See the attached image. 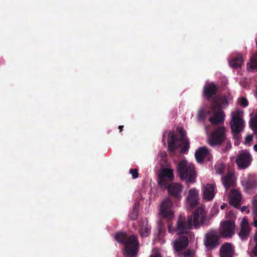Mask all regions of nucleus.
<instances>
[{"instance_id": "1", "label": "nucleus", "mask_w": 257, "mask_h": 257, "mask_svg": "<svg viewBox=\"0 0 257 257\" xmlns=\"http://www.w3.org/2000/svg\"><path fill=\"white\" fill-rule=\"evenodd\" d=\"M205 216L203 208L198 207L188 218L181 215H179L176 226L169 224L168 227V231L171 233L176 232L177 234H186L192 229L193 226L196 227L202 224L204 221Z\"/></svg>"}, {"instance_id": "2", "label": "nucleus", "mask_w": 257, "mask_h": 257, "mask_svg": "<svg viewBox=\"0 0 257 257\" xmlns=\"http://www.w3.org/2000/svg\"><path fill=\"white\" fill-rule=\"evenodd\" d=\"M115 240L124 244L123 254L125 257H135L139 250V241L135 235L128 236L125 233L119 232L115 235Z\"/></svg>"}, {"instance_id": "3", "label": "nucleus", "mask_w": 257, "mask_h": 257, "mask_svg": "<svg viewBox=\"0 0 257 257\" xmlns=\"http://www.w3.org/2000/svg\"><path fill=\"white\" fill-rule=\"evenodd\" d=\"M179 135L168 134V151L174 152L176 151L177 145L180 148L181 153H186L189 148V141L186 138L185 132L182 127L178 129Z\"/></svg>"}, {"instance_id": "4", "label": "nucleus", "mask_w": 257, "mask_h": 257, "mask_svg": "<svg viewBox=\"0 0 257 257\" xmlns=\"http://www.w3.org/2000/svg\"><path fill=\"white\" fill-rule=\"evenodd\" d=\"M177 169L181 179L185 180L187 185L195 182L196 174L193 165L186 160H182L177 165Z\"/></svg>"}, {"instance_id": "5", "label": "nucleus", "mask_w": 257, "mask_h": 257, "mask_svg": "<svg viewBox=\"0 0 257 257\" xmlns=\"http://www.w3.org/2000/svg\"><path fill=\"white\" fill-rule=\"evenodd\" d=\"M226 129L224 126H220L213 130L208 137V144L212 147H219L223 144L226 140Z\"/></svg>"}, {"instance_id": "6", "label": "nucleus", "mask_w": 257, "mask_h": 257, "mask_svg": "<svg viewBox=\"0 0 257 257\" xmlns=\"http://www.w3.org/2000/svg\"><path fill=\"white\" fill-rule=\"evenodd\" d=\"M218 104L214 102L211 103L210 107L213 116L209 118V121L212 124H222L224 123L225 114L222 110H219Z\"/></svg>"}, {"instance_id": "7", "label": "nucleus", "mask_w": 257, "mask_h": 257, "mask_svg": "<svg viewBox=\"0 0 257 257\" xmlns=\"http://www.w3.org/2000/svg\"><path fill=\"white\" fill-rule=\"evenodd\" d=\"M219 244V235L217 231H210L205 234L204 244L208 250L215 248Z\"/></svg>"}, {"instance_id": "8", "label": "nucleus", "mask_w": 257, "mask_h": 257, "mask_svg": "<svg viewBox=\"0 0 257 257\" xmlns=\"http://www.w3.org/2000/svg\"><path fill=\"white\" fill-rule=\"evenodd\" d=\"M174 179L173 170L164 168L158 175V184L162 187L167 188L169 183Z\"/></svg>"}, {"instance_id": "9", "label": "nucleus", "mask_w": 257, "mask_h": 257, "mask_svg": "<svg viewBox=\"0 0 257 257\" xmlns=\"http://www.w3.org/2000/svg\"><path fill=\"white\" fill-rule=\"evenodd\" d=\"M235 223L230 220L223 221L219 229V234L223 237H231L235 233Z\"/></svg>"}, {"instance_id": "10", "label": "nucleus", "mask_w": 257, "mask_h": 257, "mask_svg": "<svg viewBox=\"0 0 257 257\" xmlns=\"http://www.w3.org/2000/svg\"><path fill=\"white\" fill-rule=\"evenodd\" d=\"M242 112L236 110L232 114L230 122L231 132H241L244 127V121L241 117Z\"/></svg>"}, {"instance_id": "11", "label": "nucleus", "mask_w": 257, "mask_h": 257, "mask_svg": "<svg viewBox=\"0 0 257 257\" xmlns=\"http://www.w3.org/2000/svg\"><path fill=\"white\" fill-rule=\"evenodd\" d=\"M173 203L168 198H166L161 203L160 207V214L161 216L169 220L174 217V212L172 210Z\"/></svg>"}, {"instance_id": "12", "label": "nucleus", "mask_w": 257, "mask_h": 257, "mask_svg": "<svg viewBox=\"0 0 257 257\" xmlns=\"http://www.w3.org/2000/svg\"><path fill=\"white\" fill-rule=\"evenodd\" d=\"M186 203L191 208H195L199 204V192L195 188L189 189L186 197Z\"/></svg>"}, {"instance_id": "13", "label": "nucleus", "mask_w": 257, "mask_h": 257, "mask_svg": "<svg viewBox=\"0 0 257 257\" xmlns=\"http://www.w3.org/2000/svg\"><path fill=\"white\" fill-rule=\"evenodd\" d=\"M251 156L247 152L240 153L236 160L237 165L242 169L247 168L251 162Z\"/></svg>"}, {"instance_id": "14", "label": "nucleus", "mask_w": 257, "mask_h": 257, "mask_svg": "<svg viewBox=\"0 0 257 257\" xmlns=\"http://www.w3.org/2000/svg\"><path fill=\"white\" fill-rule=\"evenodd\" d=\"M167 188L170 195L179 200L182 198V186L180 184L172 183L169 185Z\"/></svg>"}, {"instance_id": "15", "label": "nucleus", "mask_w": 257, "mask_h": 257, "mask_svg": "<svg viewBox=\"0 0 257 257\" xmlns=\"http://www.w3.org/2000/svg\"><path fill=\"white\" fill-rule=\"evenodd\" d=\"M234 252V247L229 242L223 243L219 250L220 257H233Z\"/></svg>"}, {"instance_id": "16", "label": "nucleus", "mask_w": 257, "mask_h": 257, "mask_svg": "<svg viewBox=\"0 0 257 257\" xmlns=\"http://www.w3.org/2000/svg\"><path fill=\"white\" fill-rule=\"evenodd\" d=\"M217 92V87L213 82L203 87V95L207 100H210Z\"/></svg>"}, {"instance_id": "17", "label": "nucleus", "mask_w": 257, "mask_h": 257, "mask_svg": "<svg viewBox=\"0 0 257 257\" xmlns=\"http://www.w3.org/2000/svg\"><path fill=\"white\" fill-rule=\"evenodd\" d=\"M215 185L212 184H207L202 189L203 198L208 201H211L215 195Z\"/></svg>"}, {"instance_id": "18", "label": "nucleus", "mask_w": 257, "mask_h": 257, "mask_svg": "<svg viewBox=\"0 0 257 257\" xmlns=\"http://www.w3.org/2000/svg\"><path fill=\"white\" fill-rule=\"evenodd\" d=\"M241 195V194L235 189H231L229 194V204L236 208L240 207Z\"/></svg>"}, {"instance_id": "19", "label": "nucleus", "mask_w": 257, "mask_h": 257, "mask_svg": "<svg viewBox=\"0 0 257 257\" xmlns=\"http://www.w3.org/2000/svg\"><path fill=\"white\" fill-rule=\"evenodd\" d=\"M189 244L188 238L187 236L182 235L174 241V248L176 251L185 249Z\"/></svg>"}, {"instance_id": "20", "label": "nucleus", "mask_w": 257, "mask_h": 257, "mask_svg": "<svg viewBox=\"0 0 257 257\" xmlns=\"http://www.w3.org/2000/svg\"><path fill=\"white\" fill-rule=\"evenodd\" d=\"M250 227L247 219L243 218L241 223V229L238 235L242 240H246L249 235Z\"/></svg>"}, {"instance_id": "21", "label": "nucleus", "mask_w": 257, "mask_h": 257, "mask_svg": "<svg viewBox=\"0 0 257 257\" xmlns=\"http://www.w3.org/2000/svg\"><path fill=\"white\" fill-rule=\"evenodd\" d=\"M222 183L226 189L233 187L235 184L234 173L230 171H228L227 174L222 177Z\"/></svg>"}, {"instance_id": "22", "label": "nucleus", "mask_w": 257, "mask_h": 257, "mask_svg": "<svg viewBox=\"0 0 257 257\" xmlns=\"http://www.w3.org/2000/svg\"><path fill=\"white\" fill-rule=\"evenodd\" d=\"M140 230L139 233L140 235L143 237L148 236L151 230V226L148 225V221L147 219H143L139 223Z\"/></svg>"}, {"instance_id": "23", "label": "nucleus", "mask_w": 257, "mask_h": 257, "mask_svg": "<svg viewBox=\"0 0 257 257\" xmlns=\"http://www.w3.org/2000/svg\"><path fill=\"white\" fill-rule=\"evenodd\" d=\"M209 155L208 150L205 147H201L195 152V156L196 161L199 163H202L204 159Z\"/></svg>"}, {"instance_id": "24", "label": "nucleus", "mask_w": 257, "mask_h": 257, "mask_svg": "<svg viewBox=\"0 0 257 257\" xmlns=\"http://www.w3.org/2000/svg\"><path fill=\"white\" fill-rule=\"evenodd\" d=\"M243 62L242 55L240 54L232 56L229 61V64L231 67L236 69L240 68Z\"/></svg>"}, {"instance_id": "25", "label": "nucleus", "mask_w": 257, "mask_h": 257, "mask_svg": "<svg viewBox=\"0 0 257 257\" xmlns=\"http://www.w3.org/2000/svg\"><path fill=\"white\" fill-rule=\"evenodd\" d=\"M214 102L216 104H218L219 110H222V106L228 104L227 100L225 97H216L212 100L211 103H213Z\"/></svg>"}, {"instance_id": "26", "label": "nucleus", "mask_w": 257, "mask_h": 257, "mask_svg": "<svg viewBox=\"0 0 257 257\" xmlns=\"http://www.w3.org/2000/svg\"><path fill=\"white\" fill-rule=\"evenodd\" d=\"M244 187L248 190L253 189L257 187V181L252 178H248L244 182Z\"/></svg>"}, {"instance_id": "27", "label": "nucleus", "mask_w": 257, "mask_h": 257, "mask_svg": "<svg viewBox=\"0 0 257 257\" xmlns=\"http://www.w3.org/2000/svg\"><path fill=\"white\" fill-rule=\"evenodd\" d=\"M140 208L139 202H136L134 205L133 210L129 214V217L132 220H136L138 218V213Z\"/></svg>"}, {"instance_id": "28", "label": "nucleus", "mask_w": 257, "mask_h": 257, "mask_svg": "<svg viewBox=\"0 0 257 257\" xmlns=\"http://www.w3.org/2000/svg\"><path fill=\"white\" fill-rule=\"evenodd\" d=\"M254 241L255 245L250 251H248L250 257L257 256V232L254 235Z\"/></svg>"}, {"instance_id": "29", "label": "nucleus", "mask_w": 257, "mask_h": 257, "mask_svg": "<svg viewBox=\"0 0 257 257\" xmlns=\"http://www.w3.org/2000/svg\"><path fill=\"white\" fill-rule=\"evenodd\" d=\"M249 67L251 69H255L257 68V52L250 57Z\"/></svg>"}, {"instance_id": "30", "label": "nucleus", "mask_w": 257, "mask_h": 257, "mask_svg": "<svg viewBox=\"0 0 257 257\" xmlns=\"http://www.w3.org/2000/svg\"><path fill=\"white\" fill-rule=\"evenodd\" d=\"M216 172L218 174H223L224 173L226 166L224 164L220 163L215 165Z\"/></svg>"}, {"instance_id": "31", "label": "nucleus", "mask_w": 257, "mask_h": 257, "mask_svg": "<svg viewBox=\"0 0 257 257\" xmlns=\"http://www.w3.org/2000/svg\"><path fill=\"white\" fill-rule=\"evenodd\" d=\"M233 138L235 139L234 145L237 146L240 142L241 139L240 132H231Z\"/></svg>"}, {"instance_id": "32", "label": "nucleus", "mask_w": 257, "mask_h": 257, "mask_svg": "<svg viewBox=\"0 0 257 257\" xmlns=\"http://www.w3.org/2000/svg\"><path fill=\"white\" fill-rule=\"evenodd\" d=\"M223 144H225V147L222 149L223 152L225 153L228 152L231 148V144L230 140L226 138V140L224 142Z\"/></svg>"}, {"instance_id": "33", "label": "nucleus", "mask_w": 257, "mask_h": 257, "mask_svg": "<svg viewBox=\"0 0 257 257\" xmlns=\"http://www.w3.org/2000/svg\"><path fill=\"white\" fill-rule=\"evenodd\" d=\"M250 125L252 130L257 128V114L250 119Z\"/></svg>"}, {"instance_id": "34", "label": "nucleus", "mask_w": 257, "mask_h": 257, "mask_svg": "<svg viewBox=\"0 0 257 257\" xmlns=\"http://www.w3.org/2000/svg\"><path fill=\"white\" fill-rule=\"evenodd\" d=\"M206 116V112L203 110H200L198 112V118L200 120H204Z\"/></svg>"}, {"instance_id": "35", "label": "nucleus", "mask_w": 257, "mask_h": 257, "mask_svg": "<svg viewBox=\"0 0 257 257\" xmlns=\"http://www.w3.org/2000/svg\"><path fill=\"white\" fill-rule=\"evenodd\" d=\"M253 212L255 217H257V196H256L252 202Z\"/></svg>"}, {"instance_id": "36", "label": "nucleus", "mask_w": 257, "mask_h": 257, "mask_svg": "<svg viewBox=\"0 0 257 257\" xmlns=\"http://www.w3.org/2000/svg\"><path fill=\"white\" fill-rule=\"evenodd\" d=\"M130 173L132 174L133 179H137L139 177L138 169H131L130 170Z\"/></svg>"}, {"instance_id": "37", "label": "nucleus", "mask_w": 257, "mask_h": 257, "mask_svg": "<svg viewBox=\"0 0 257 257\" xmlns=\"http://www.w3.org/2000/svg\"><path fill=\"white\" fill-rule=\"evenodd\" d=\"M240 105L244 107L247 106L248 104L247 99L244 97H241L240 98Z\"/></svg>"}, {"instance_id": "38", "label": "nucleus", "mask_w": 257, "mask_h": 257, "mask_svg": "<svg viewBox=\"0 0 257 257\" xmlns=\"http://www.w3.org/2000/svg\"><path fill=\"white\" fill-rule=\"evenodd\" d=\"M253 136L251 135H247L245 139V144H249L252 140Z\"/></svg>"}, {"instance_id": "39", "label": "nucleus", "mask_w": 257, "mask_h": 257, "mask_svg": "<svg viewBox=\"0 0 257 257\" xmlns=\"http://www.w3.org/2000/svg\"><path fill=\"white\" fill-rule=\"evenodd\" d=\"M227 204H226V203H223V204H222V205H221V206H220V208H221V209H224V208L227 206Z\"/></svg>"}, {"instance_id": "40", "label": "nucleus", "mask_w": 257, "mask_h": 257, "mask_svg": "<svg viewBox=\"0 0 257 257\" xmlns=\"http://www.w3.org/2000/svg\"><path fill=\"white\" fill-rule=\"evenodd\" d=\"M253 225L254 227H257V219H254Z\"/></svg>"}, {"instance_id": "41", "label": "nucleus", "mask_w": 257, "mask_h": 257, "mask_svg": "<svg viewBox=\"0 0 257 257\" xmlns=\"http://www.w3.org/2000/svg\"><path fill=\"white\" fill-rule=\"evenodd\" d=\"M247 209L246 207L245 206H242L241 208V211H244L246 210V209Z\"/></svg>"}, {"instance_id": "42", "label": "nucleus", "mask_w": 257, "mask_h": 257, "mask_svg": "<svg viewBox=\"0 0 257 257\" xmlns=\"http://www.w3.org/2000/svg\"><path fill=\"white\" fill-rule=\"evenodd\" d=\"M123 127V125H119L118 127V128L120 132H121L122 131Z\"/></svg>"}, {"instance_id": "43", "label": "nucleus", "mask_w": 257, "mask_h": 257, "mask_svg": "<svg viewBox=\"0 0 257 257\" xmlns=\"http://www.w3.org/2000/svg\"><path fill=\"white\" fill-rule=\"evenodd\" d=\"M165 138H166V134L165 133H164L163 135V137H162V140H163V142H164L165 141Z\"/></svg>"}, {"instance_id": "44", "label": "nucleus", "mask_w": 257, "mask_h": 257, "mask_svg": "<svg viewBox=\"0 0 257 257\" xmlns=\"http://www.w3.org/2000/svg\"><path fill=\"white\" fill-rule=\"evenodd\" d=\"M253 149L255 151L257 152V144L253 146Z\"/></svg>"}, {"instance_id": "45", "label": "nucleus", "mask_w": 257, "mask_h": 257, "mask_svg": "<svg viewBox=\"0 0 257 257\" xmlns=\"http://www.w3.org/2000/svg\"><path fill=\"white\" fill-rule=\"evenodd\" d=\"M150 257H161L160 255H151Z\"/></svg>"}, {"instance_id": "46", "label": "nucleus", "mask_w": 257, "mask_h": 257, "mask_svg": "<svg viewBox=\"0 0 257 257\" xmlns=\"http://www.w3.org/2000/svg\"><path fill=\"white\" fill-rule=\"evenodd\" d=\"M207 113H208V114H210V113H211V111H208V112H207Z\"/></svg>"}, {"instance_id": "47", "label": "nucleus", "mask_w": 257, "mask_h": 257, "mask_svg": "<svg viewBox=\"0 0 257 257\" xmlns=\"http://www.w3.org/2000/svg\"><path fill=\"white\" fill-rule=\"evenodd\" d=\"M186 256H188V255H189V253H186Z\"/></svg>"}, {"instance_id": "48", "label": "nucleus", "mask_w": 257, "mask_h": 257, "mask_svg": "<svg viewBox=\"0 0 257 257\" xmlns=\"http://www.w3.org/2000/svg\"><path fill=\"white\" fill-rule=\"evenodd\" d=\"M256 45H257V41L256 42Z\"/></svg>"}]
</instances>
